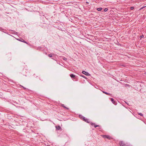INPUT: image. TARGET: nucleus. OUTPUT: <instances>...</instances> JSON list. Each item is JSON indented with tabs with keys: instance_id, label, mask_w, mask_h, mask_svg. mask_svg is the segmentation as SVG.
I'll list each match as a JSON object with an SVG mask.
<instances>
[{
	"instance_id": "nucleus-11",
	"label": "nucleus",
	"mask_w": 146,
	"mask_h": 146,
	"mask_svg": "<svg viewBox=\"0 0 146 146\" xmlns=\"http://www.w3.org/2000/svg\"><path fill=\"white\" fill-rule=\"evenodd\" d=\"M61 106H62V107H64V108H65V109H67V110H68V109H69V108H67V107H65V106H64V104H62V105H61Z\"/></svg>"
},
{
	"instance_id": "nucleus-4",
	"label": "nucleus",
	"mask_w": 146,
	"mask_h": 146,
	"mask_svg": "<svg viewBox=\"0 0 146 146\" xmlns=\"http://www.w3.org/2000/svg\"><path fill=\"white\" fill-rule=\"evenodd\" d=\"M82 73L86 76H89L90 75L88 72H86L84 71H83L82 72Z\"/></svg>"
},
{
	"instance_id": "nucleus-23",
	"label": "nucleus",
	"mask_w": 146,
	"mask_h": 146,
	"mask_svg": "<svg viewBox=\"0 0 146 146\" xmlns=\"http://www.w3.org/2000/svg\"><path fill=\"white\" fill-rule=\"evenodd\" d=\"M126 85H127V86H128V85H128V84H126Z\"/></svg>"
},
{
	"instance_id": "nucleus-2",
	"label": "nucleus",
	"mask_w": 146,
	"mask_h": 146,
	"mask_svg": "<svg viewBox=\"0 0 146 146\" xmlns=\"http://www.w3.org/2000/svg\"><path fill=\"white\" fill-rule=\"evenodd\" d=\"M83 121L86 122L87 123H90V121H88V119L85 117H84V118L82 120Z\"/></svg>"
},
{
	"instance_id": "nucleus-16",
	"label": "nucleus",
	"mask_w": 146,
	"mask_h": 146,
	"mask_svg": "<svg viewBox=\"0 0 146 146\" xmlns=\"http://www.w3.org/2000/svg\"><path fill=\"white\" fill-rule=\"evenodd\" d=\"M108 9L107 8H106L104 9V11L105 12H106L108 11Z\"/></svg>"
},
{
	"instance_id": "nucleus-1",
	"label": "nucleus",
	"mask_w": 146,
	"mask_h": 146,
	"mask_svg": "<svg viewBox=\"0 0 146 146\" xmlns=\"http://www.w3.org/2000/svg\"><path fill=\"white\" fill-rule=\"evenodd\" d=\"M103 137L104 138H107L108 139H110L112 138L110 136L108 135H103Z\"/></svg>"
},
{
	"instance_id": "nucleus-24",
	"label": "nucleus",
	"mask_w": 146,
	"mask_h": 146,
	"mask_svg": "<svg viewBox=\"0 0 146 146\" xmlns=\"http://www.w3.org/2000/svg\"><path fill=\"white\" fill-rule=\"evenodd\" d=\"M16 39H17V40H18V38H17Z\"/></svg>"
},
{
	"instance_id": "nucleus-5",
	"label": "nucleus",
	"mask_w": 146,
	"mask_h": 146,
	"mask_svg": "<svg viewBox=\"0 0 146 146\" xmlns=\"http://www.w3.org/2000/svg\"><path fill=\"white\" fill-rule=\"evenodd\" d=\"M119 144L120 146H123L125 144L124 142L123 141H120Z\"/></svg>"
},
{
	"instance_id": "nucleus-14",
	"label": "nucleus",
	"mask_w": 146,
	"mask_h": 146,
	"mask_svg": "<svg viewBox=\"0 0 146 146\" xmlns=\"http://www.w3.org/2000/svg\"><path fill=\"white\" fill-rule=\"evenodd\" d=\"M48 56L49 57H52V54H48Z\"/></svg>"
},
{
	"instance_id": "nucleus-25",
	"label": "nucleus",
	"mask_w": 146,
	"mask_h": 146,
	"mask_svg": "<svg viewBox=\"0 0 146 146\" xmlns=\"http://www.w3.org/2000/svg\"><path fill=\"white\" fill-rule=\"evenodd\" d=\"M99 129H101V128H100H100H99Z\"/></svg>"
},
{
	"instance_id": "nucleus-3",
	"label": "nucleus",
	"mask_w": 146,
	"mask_h": 146,
	"mask_svg": "<svg viewBox=\"0 0 146 146\" xmlns=\"http://www.w3.org/2000/svg\"><path fill=\"white\" fill-rule=\"evenodd\" d=\"M70 76L71 78H74V79H77V77L73 74H70Z\"/></svg>"
},
{
	"instance_id": "nucleus-19",
	"label": "nucleus",
	"mask_w": 146,
	"mask_h": 146,
	"mask_svg": "<svg viewBox=\"0 0 146 146\" xmlns=\"http://www.w3.org/2000/svg\"><path fill=\"white\" fill-rule=\"evenodd\" d=\"M146 6H143V7H142L141 8H140V10H141L142 9H143V8H144V7H145Z\"/></svg>"
},
{
	"instance_id": "nucleus-18",
	"label": "nucleus",
	"mask_w": 146,
	"mask_h": 146,
	"mask_svg": "<svg viewBox=\"0 0 146 146\" xmlns=\"http://www.w3.org/2000/svg\"><path fill=\"white\" fill-rule=\"evenodd\" d=\"M138 114L142 116L143 115V114L141 113H138Z\"/></svg>"
},
{
	"instance_id": "nucleus-6",
	"label": "nucleus",
	"mask_w": 146,
	"mask_h": 146,
	"mask_svg": "<svg viewBox=\"0 0 146 146\" xmlns=\"http://www.w3.org/2000/svg\"><path fill=\"white\" fill-rule=\"evenodd\" d=\"M55 127L57 130H62V128L59 125H57L55 126Z\"/></svg>"
},
{
	"instance_id": "nucleus-12",
	"label": "nucleus",
	"mask_w": 146,
	"mask_h": 146,
	"mask_svg": "<svg viewBox=\"0 0 146 146\" xmlns=\"http://www.w3.org/2000/svg\"><path fill=\"white\" fill-rule=\"evenodd\" d=\"M102 9V8H98L97 9V10L98 11H101Z\"/></svg>"
},
{
	"instance_id": "nucleus-10",
	"label": "nucleus",
	"mask_w": 146,
	"mask_h": 146,
	"mask_svg": "<svg viewBox=\"0 0 146 146\" xmlns=\"http://www.w3.org/2000/svg\"><path fill=\"white\" fill-rule=\"evenodd\" d=\"M79 117L81 119L83 120V119L84 118V117L82 115H79Z\"/></svg>"
},
{
	"instance_id": "nucleus-20",
	"label": "nucleus",
	"mask_w": 146,
	"mask_h": 146,
	"mask_svg": "<svg viewBox=\"0 0 146 146\" xmlns=\"http://www.w3.org/2000/svg\"><path fill=\"white\" fill-rule=\"evenodd\" d=\"M81 76L82 77H83V78H86V77L85 76H84V75H81Z\"/></svg>"
},
{
	"instance_id": "nucleus-22",
	"label": "nucleus",
	"mask_w": 146,
	"mask_h": 146,
	"mask_svg": "<svg viewBox=\"0 0 146 146\" xmlns=\"http://www.w3.org/2000/svg\"><path fill=\"white\" fill-rule=\"evenodd\" d=\"M64 60H66V58H64Z\"/></svg>"
},
{
	"instance_id": "nucleus-15",
	"label": "nucleus",
	"mask_w": 146,
	"mask_h": 146,
	"mask_svg": "<svg viewBox=\"0 0 146 146\" xmlns=\"http://www.w3.org/2000/svg\"><path fill=\"white\" fill-rule=\"evenodd\" d=\"M143 37H144V35H142L140 36V39H141V38H143Z\"/></svg>"
},
{
	"instance_id": "nucleus-8",
	"label": "nucleus",
	"mask_w": 146,
	"mask_h": 146,
	"mask_svg": "<svg viewBox=\"0 0 146 146\" xmlns=\"http://www.w3.org/2000/svg\"><path fill=\"white\" fill-rule=\"evenodd\" d=\"M111 100L112 102V103L115 105H116V103L115 101L114 100V99L113 98H111Z\"/></svg>"
},
{
	"instance_id": "nucleus-9",
	"label": "nucleus",
	"mask_w": 146,
	"mask_h": 146,
	"mask_svg": "<svg viewBox=\"0 0 146 146\" xmlns=\"http://www.w3.org/2000/svg\"><path fill=\"white\" fill-rule=\"evenodd\" d=\"M19 41H21L22 42H24L25 43H26L27 44H28L27 42L25 41L23 39L21 38V39H19Z\"/></svg>"
},
{
	"instance_id": "nucleus-13",
	"label": "nucleus",
	"mask_w": 146,
	"mask_h": 146,
	"mask_svg": "<svg viewBox=\"0 0 146 146\" xmlns=\"http://www.w3.org/2000/svg\"><path fill=\"white\" fill-rule=\"evenodd\" d=\"M102 92H103V93H104V94H107V95H109L110 94L108 93H107L106 92H104V91H103Z\"/></svg>"
},
{
	"instance_id": "nucleus-17",
	"label": "nucleus",
	"mask_w": 146,
	"mask_h": 146,
	"mask_svg": "<svg viewBox=\"0 0 146 146\" xmlns=\"http://www.w3.org/2000/svg\"><path fill=\"white\" fill-rule=\"evenodd\" d=\"M130 9L131 10H133L134 9V7H130Z\"/></svg>"
},
{
	"instance_id": "nucleus-21",
	"label": "nucleus",
	"mask_w": 146,
	"mask_h": 146,
	"mask_svg": "<svg viewBox=\"0 0 146 146\" xmlns=\"http://www.w3.org/2000/svg\"><path fill=\"white\" fill-rule=\"evenodd\" d=\"M20 86H21L24 89H26V88H25L23 86H21V85H20Z\"/></svg>"
},
{
	"instance_id": "nucleus-7",
	"label": "nucleus",
	"mask_w": 146,
	"mask_h": 146,
	"mask_svg": "<svg viewBox=\"0 0 146 146\" xmlns=\"http://www.w3.org/2000/svg\"><path fill=\"white\" fill-rule=\"evenodd\" d=\"M91 123V125H94L95 128H96L97 127L99 126V125H96V124H95V123Z\"/></svg>"
}]
</instances>
